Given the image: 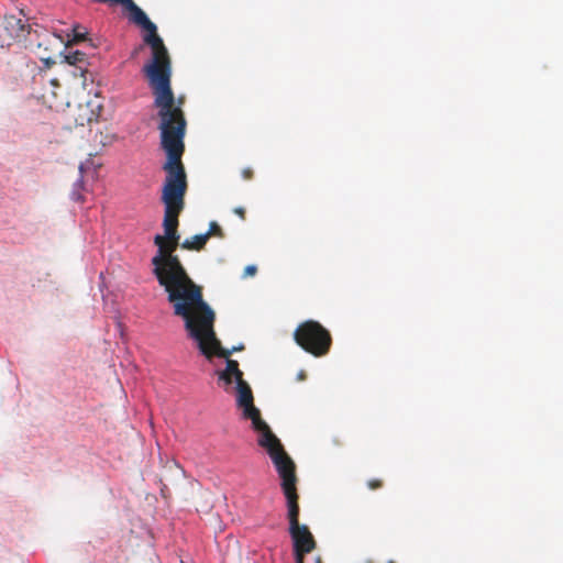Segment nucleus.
<instances>
[{"label":"nucleus","instance_id":"9d476101","mask_svg":"<svg viewBox=\"0 0 563 563\" xmlns=\"http://www.w3.org/2000/svg\"><path fill=\"white\" fill-rule=\"evenodd\" d=\"M209 240V234H197L191 239H186L181 247L190 251H201Z\"/></svg>","mask_w":563,"mask_h":563},{"label":"nucleus","instance_id":"b1692460","mask_svg":"<svg viewBox=\"0 0 563 563\" xmlns=\"http://www.w3.org/2000/svg\"><path fill=\"white\" fill-rule=\"evenodd\" d=\"M314 563H322L321 558H320V556H317V558L314 559Z\"/></svg>","mask_w":563,"mask_h":563},{"label":"nucleus","instance_id":"20e7f679","mask_svg":"<svg viewBox=\"0 0 563 563\" xmlns=\"http://www.w3.org/2000/svg\"><path fill=\"white\" fill-rule=\"evenodd\" d=\"M282 479L283 493L287 500V518L289 521V534L292 540L295 556H306L312 552L317 542L306 525L299 522V504L297 493L296 465L294 461L276 467Z\"/></svg>","mask_w":563,"mask_h":563},{"label":"nucleus","instance_id":"5701e85b","mask_svg":"<svg viewBox=\"0 0 563 563\" xmlns=\"http://www.w3.org/2000/svg\"><path fill=\"white\" fill-rule=\"evenodd\" d=\"M244 349V345H240V346H234L232 347L230 351L235 352V351H242Z\"/></svg>","mask_w":563,"mask_h":563},{"label":"nucleus","instance_id":"9b49d317","mask_svg":"<svg viewBox=\"0 0 563 563\" xmlns=\"http://www.w3.org/2000/svg\"><path fill=\"white\" fill-rule=\"evenodd\" d=\"M86 34H87V32H86L85 27L76 25L71 29V35L67 34V37H68L67 43L68 44H77L79 42H82L86 40Z\"/></svg>","mask_w":563,"mask_h":563},{"label":"nucleus","instance_id":"39448f33","mask_svg":"<svg viewBox=\"0 0 563 563\" xmlns=\"http://www.w3.org/2000/svg\"><path fill=\"white\" fill-rule=\"evenodd\" d=\"M236 402L243 411V418L252 421V427L257 433V443L265 449L275 467L291 462L280 440L262 419L260 409L254 406L252 389L245 380L236 383Z\"/></svg>","mask_w":563,"mask_h":563},{"label":"nucleus","instance_id":"dca6fc26","mask_svg":"<svg viewBox=\"0 0 563 563\" xmlns=\"http://www.w3.org/2000/svg\"><path fill=\"white\" fill-rule=\"evenodd\" d=\"M92 115V113L89 115H80L79 119H76V122L78 125H85V122L90 123L93 120Z\"/></svg>","mask_w":563,"mask_h":563},{"label":"nucleus","instance_id":"423d86ee","mask_svg":"<svg viewBox=\"0 0 563 563\" xmlns=\"http://www.w3.org/2000/svg\"><path fill=\"white\" fill-rule=\"evenodd\" d=\"M192 318L195 319L194 329L197 334H192L188 328L185 329L188 332L189 338L197 342L200 352L209 360L212 356L223 357L227 360L225 368L218 371L217 375L219 384L225 391H228L233 382L239 383L240 380H244L243 372L240 369L238 361L230 358L232 351L222 347L221 342L217 338L214 331L216 313L213 312L210 328H202L199 323V319L196 317Z\"/></svg>","mask_w":563,"mask_h":563},{"label":"nucleus","instance_id":"393cba45","mask_svg":"<svg viewBox=\"0 0 563 563\" xmlns=\"http://www.w3.org/2000/svg\"><path fill=\"white\" fill-rule=\"evenodd\" d=\"M49 93L54 97L56 96L55 91L53 89H51Z\"/></svg>","mask_w":563,"mask_h":563},{"label":"nucleus","instance_id":"f3484780","mask_svg":"<svg viewBox=\"0 0 563 563\" xmlns=\"http://www.w3.org/2000/svg\"><path fill=\"white\" fill-rule=\"evenodd\" d=\"M167 240L174 242L177 246L179 244V234H178V231H174V234H165L164 235Z\"/></svg>","mask_w":563,"mask_h":563},{"label":"nucleus","instance_id":"4468645a","mask_svg":"<svg viewBox=\"0 0 563 563\" xmlns=\"http://www.w3.org/2000/svg\"><path fill=\"white\" fill-rule=\"evenodd\" d=\"M384 485L383 481L379 478H373L367 482V487L372 490L379 489Z\"/></svg>","mask_w":563,"mask_h":563},{"label":"nucleus","instance_id":"a878e982","mask_svg":"<svg viewBox=\"0 0 563 563\" xmlns=\"http://www.w3.org/2000/svg\"><path fill=\"white\" fill-rule=\"evenodd\" d=\"M80 110H82L85 113L88 112V108L87 107L85 109L80 108Z\"/></svg>","mask_w":563,"mask_h":563},{"label":"nucleus","instance_id":"a211bd4d","mask_svg":"<svg viewBox=\"0 0 563 563\" xmlns=\"http://www.w3.org/2000/svg\"><path fill=\"white\" fill-rule=\"evenodd\" d=\"M234 213L238 214L242 220L245 219V209L243 207L234 208Z\"/></svg>","mask_w":563,"mask_h":563},{"label":"nucleus","instance_id":"f257e3e1","mask_svg":"<svg viewBox=\"0 0 563 563\" xmlns=\"http://www.w3.org/2000/svg\"><path fill=\"white\" fill-rule=\"evenodd\" d=\"M154 243L158 250L152 258L153 274L165 289L174 314L184 320L185 328L192 334H197L192 317L199 319L202 328H210L213 310L203 299L202 287L191 279L179 257L174 255L177 245L159 234L155 235Z\"/></svg>","mask_w":563,"mask_h":563},{"label":"nucleus","instance_id":"2eb2a0df","mask_svg":"<svg viewBox=\"0 0 563 563\" xmlns=\"http://www.w3.org/2000/svg\"><path fill=\"white\" fill-rule=\"evenodd\" d=\"M256 273H257V267H256L255 265H247V266L244 268V272H243V278L252 277V276H254Z\"/></svg>","mask_w":563,"mask_h":563},{"label":"nucleus","instance_id":"412c9836","mask_svg":"<svg viewBox=\"0 0 563 563\" xmlns=\"http://www.w3.org/2000/svg\"><path fill=\"white\" fill-rule=\"evenodd\" d=\"M49 84H51V86H53V87H59V84H58L57 79H51V80H49Z\"/></svg>","mask_w":563,"mask_h":563},{"label":"nucleus","instance_id":"0eeeda50","mask_svg":"<svg viewBox=\"0 0 563 563\" xmlns=\"http://www.w3.org/2000/svg\"><path fill=\"white\" fill-rule=\"evenodd\" d=\"M295 342L314 357H322L330 352L332 336L320 322L307 320L298 324L294 331Z\"/></svg>","mask_w":563,"mask_h":563},{"label":"nucleus","instance_id":"6e6552de","mask_svg":"<svg viewBox=\"0 0 563 563\" xmlns=\"http://www.w3.org/2000/svg\"><path fill=\"white\" fill-rule=\"evenodd\" d=\"M14 43L22 44L25 48H32L34 42L30 25L15 15H5L0 24V46L10 47Z\"/></svg>","mask_w":563,"mask_h":563},{"label":"nucleus","instance_id":"6ab92c4d","mask_svg":"<svg viewBox=\"0 0 563 563\" xmlns=\"http://www.w3.org/2000/svg\"><path fill=\"white\" fill-rule=\"evenodd\" d=\"M252 175H253V172H252L251 169H244V170H243V177H244L245 179H250V178H252Z\"/></svg>","mask_w":563,"mask_h":563},{"label":"nucleus","instance_id":"aec40b11","mask_svg":"<svg viewBox=\"0 0 563 563\" xmlns=\"http://www.w3.org/2000/svg\"><path fill=\"white\" fill-rule=\"evenodd\" d=\"M295 561H296V563H305V556H302V555L295 556Z\"/></svg>","mask_w":563,"mask_h":563},{"label":"nucleus","instance_id":"4be33fe9","mask_svg":"<svg viewBox=\"0 0 563 563\" xmlns=\"http://www.w3.org/2000/svg\"><path fill=\"white\" fill-rule=\"evenodd\" d=\"M142 49H143V46H142V45L137 46V47L133 51L132 56H135V55H136L140 51H142Z\"/></svg>","mask_w":563,"mask_h":563},{"label":"nucleus","instance_id":"1a4fd4ad","mask_svg":"<svg viewBox=\"0 0 563 563\" xmlns=\"http://www.w3.org/2000/svg\"><path fill=\"white\" fill-rule=\"evenodd\" d=\"M32 38H33V42H34V46L31 48V49H35V48H44V51H49L51 49V40H56V36L55 35H49L46 31H42L41 33H38L37 30L35 31H32Z\"/></svg>","mask_w":563,"mask_h":563},{"label":"nucleus","instance_id":"ddd939ff","mask_svg":"<svg viewBox=\"0 0 563 563\" xmlns=\"http://www.w3.org/2000/svg\"><path fill=\"white\" fill-rule=\"evenodd\" d=\"M206 234H209V238L211 235H216V236H219V238H223L224 236L222 229L214 221L210 222L209 231Z\"/></svg>","mask_w":563,"mask_h":563},{"label":"nucleus","instance_id":"f8f14e48","mask_svg":"<svg viewBox=\"0 0 563 563\" xmlns=\"http://www.w3.org/2000/svg\"><path fill=\"white\" fill-rule=\"evenodd\" d=\"M87 55L84 52L80 51H74L69 52L67 55H65V60L69 65H81L86 62Z\"/></svg>","mask_w":563,"mask_h":563},{"label":"nucleus","instance_id":"bb28decb","mask_svg":"<svg viewBox=\"0 0 563 563\" xmlns=\"http://www.w3.org/2000/svg\"><path fill=\"white\" fill-rule=\"evenodd\" d=\"M388 563H394L393 561H389Z\"/></svg>","mask_w":563,"mask_h":563},{"label":"nucleus","instance_id":"7ed1b4c3","mask_svg":"<svg viewBox=\"0 0 563 563\" xmlns=\"http://www.w3.org/2000/svg\"><path fill=\"white\" fill-rule=\"evenodd\" d=\"M115 3L123 5L130 12L131 20L146 31L143 41L151 47L152 58L144 65L143 73L153 89L154 104L158 109L159 119L184 115L180 104L175 103L170 86L172 60L162 37L157 34L156 25L133 0H118Z\"/></svg>","mask_w":563,"mask_h":563},{"label":"nucleus","instance_id":"f03ea898","mask_svg":"<svg viewBox=\"0 0 563 563\" xmlns=\"http://www.w3.org/2000/svg\"><path fill=\"white\" fill-rule=\"evenodd\" d=\"M185 115L161 119V145L167 154L163 164L166 178L162 188V201L165 206L163 227L165 234L177 231L178 217L185 208V196L188 189L187 175L181 157L185 152L186 134Z\"/></svg>","mask_w":563,"mask_h":563}]
</instances>
